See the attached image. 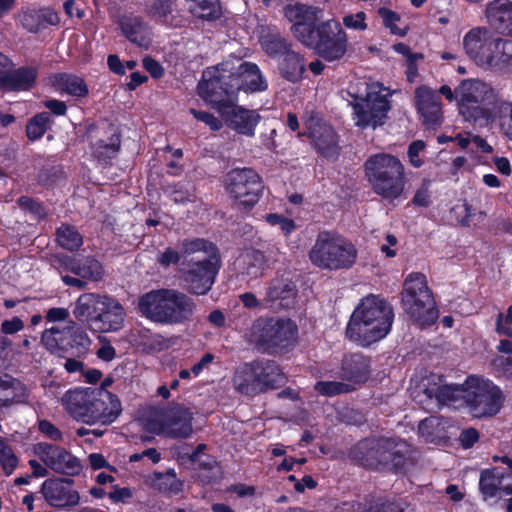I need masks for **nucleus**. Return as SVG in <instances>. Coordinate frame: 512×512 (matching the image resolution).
I'll return each mask as SVG.
<instances>
[{"instance_id": "nucleus-25", "label": "nucleus", "mask_w": 512, "mask_h": 512, "mask_svg": "<svg viewBox=\"0 0 512 512\" xmlns=\"http://www.w3.org/2000/svg\"><path fill=\"white\" fill-rule=\"evenodd\" d=\"M415 102L418 113L429 127L437 126L442 119V106L436 92L427 86L415 90Z\"/></svg>"}, {"instance_id": "nucleus-24", "label": "nucleus", "mask_w": 512, "mask_h": 512, "mask_svg": "<svg viewBox=\"0 0 512 512\" xmlns=\"http://www.w3.org/2000/svg\"><path fill=\"white\" fill-rule=\"evenodd\" d=\"M95 317L94 331L116 332L123 327L126 313L118 300L105 295L99 314Z\"/></svg>"}, {"instance_id": "nucleus-30", "label": "nucleus", "mask_w": 512, "mask_h": 512, "mask_svg": "<svg viewBox=\"0 0 512 512\" xmlns=\"http://www.w3.org/2000/svg\"><path fill=\"white\" fill-rule=\"evenodd\" d=\"M105 295L84 293L74 303L73 315L80 322H86L91 330L96 325V317L102 307Z\"/></svg>"}, {"instance_id": "nucleus-29", "label": "nucleus", "mask_w": 512, "mask_h": 512, "mask_svg": "<svg viewBox=\"0 0 512 512\" xmlns=\"http://www.w3.org/2000/svg\"><path fill=\"white\" fill-rule=\"evenodd\" d=\"M38 71L32 66H23L17 69L10 68L0 78V89L7 91H27L33 87Z\"/></svg>"}, {"instance_id": "nucleus-15", "label": "nucleus", "mask_w": 512, "mask_h": 512, "mask_svg": "<svg viewBox=\"0 0 512 512\" xmlns=\"http://www.w3.org/2000/svg\"><path fill=\"white\" fill-rule=\"evenodd\" d=\"M362 454L360 460L366 467L373 469H397L404 459L406 444L394 439H370L358 445Z\"/></svg>"}, {"instance_id": "nucleus-37", "label": "nucleus", "mask_w": 512, "mask_h": 512, "mask_svg": "<svg viewBox=\"0 0 512 512\" xmlns=\"http://www.w3.org/2000/svg\"><path fill=\"white\" fill-rule=\"evenodd\" d=\"M237 269L250 278H257L263 274L266 269V259L262 252L258 250H246L236 259Z\"/></svg>"}, {"instance_id": "nucleus-1", "label": "nucleus", "mask_w": 512, "mask_h": 512, "mask_svg": "<svg viewBox=\"0 0 512 512\" xmlns=\"http://www.w3.org/2000/svg\"><path fill=\"white\" fill-rule=\"evenodd\" d=\"M61 404L72 418L88 425H109L122 411L118 397L103 388L70 389Z\"/></svg>"}, {"instance_id": "nucleus-35", "label": "nucleus", "mask_w": 512, "mask_h": 512, "mask_svg": "<svg viewBox=\"0 0 512 512\" xmlns=\"http://www.w3.org/2000/svg\"><path fill=\"white\" fill-rule=\"evenodd\" d=\"M145 482L164 494L177 495L183 490V481L177 478L174 469H168L164 473L154 472L146 478Z\"/></svg>"}, {"instance_id": "nucleus-16", "label": "nucleus", "mask_w": 512, "mask_h": 512, "mask_svg": "<svg viewBox=\"0 0 512 512\" xmlns=\"http://www.w3.org/2000/svg\"><path fill=\"white\" fill-rule=\"evenodd\" d=\"M227 192L236 202L246 208L254 206L262 191L260 176L250 168L234 169L225 177Z\"/></svg>"}, {"instance_id": "nucleus-60", "label": "nucleus", "mask_w": 512, "mask_h": 512, "mask_svg": "<svg viewBox=\"0 0 512 512\" xmlns=\"http://www.w3.org/2000/svg\"><path fill=\"white\" fill-rule=\"evenodd\" d=\"M351 507L356 510V512H403L402 509L393 503L374 504L371 505L367 511L362 510L360 504H351Z\"/></svg>"}, {"instance_id": "nucleus-4", "label": "nucleus", "mask_w": 512, "mask_h": 512, "mask_svg": "<svg viewBox=\"0 0 512 512\" xmlns=\"http://www.w3.org/2000/svg\"><path fill=\"white\" fill-rule=\"evenodd\" d=\"M462 46L477 66L500 73L512 72V41L496 36L487 27L470 29L463 36Z\"/></svg>"}, {"instance_id": "nucleus-50", "label": "nucleus", "mask_w": 512, "mask_h": 512, "mask_svg": "<svg viewBox=\"0 0 512 512\" xmlns=\"http://www.w3.org/2000/svg\"><path fill=\"white\" fill-rule=\"evenodd\" d=\"M379 15L383 19V23L386 28L390 30V32L394 35L398 36H405L408 27L406 25L400 26L398 25V22L400 21V15L396 12L387 9V8H380L378 10Z\"/></svg>"}, {"instance_id": "nucleus-10", "label": "nucleus", "mask_w": 512, "mask_h": 512, "mask_svg": "<svg viewBox=\"0 0 512 512\" xmlns=\"http://www.w3.org/2000/svg\"><path fill=\"white\" fill-rule=\"evenodd\" d=\"M402 304L406 314L421 327L430 326L438 319L432 292L421 273H412L405 279Z\"/></svg>"}, {"instance_id": "nucleus-54", "label": "nucleus", "mask_w": 512, "mask_h": 512, "mask_svg": "<svg viewBox=\"0 0 512 512\" xmlns=\"http://www.w3.org/2000/svg\"><path fill=\"white\" fill-rule=\"evenodd\" d=\"M265 221L271 226H277L285 236L291 235L297 228L294 220L277 213L267 214Z\"/></svg>"}, {"instance_id": "nucleus-12", "label": "nucleus", "mask_w": 512, "mask_h": 512, "mask_svg": "<svg viewBox=\"0 0 512 512\" xmlns=\"http://www.w3.org/2000/svg\"><path fill=\"white\" fill-rule=\"evenodd\" d=\"M465 406L476 418L498 414L505 402L501 388L492 380L480 375H469L465 379Z\"/></svg>"}, {"instance_id": "nucleus-9", "label": "nucleus", "mask_w": 512, "mask_h": 512, "mask_svg": "<svg viewBox=\"0 0 512 512\" xmlns=\"http://www.w3.org/2000/svg\"><path fill=\"white\" fill-rule=\"evenodd\" d=\"M212 82L200 81L198 94L216 109L224 119L227 126L239 134L252 137L255 129L261 121V116L256 110H250L237 105V97L214 94L209 90Z\"/></svg>"}, {"instance_id": "nucleus-28", "label": "nucleus", "mask_w": 512, "mask_h": 512, "mask_svg": "<svg viewBox=\"0 0 512 512\" xmlns=\"http://www.w3.org/2000/svg\"><path fill=\"white\" fill-rule=\"evenodd\" d=\"M479 488L485 499L496 496L500 490L504 494H512V472L501 474L496 468L481 472Z\"/></svg>"}, {"instance_id": "nucleus-56", "label": "nucleus", "mask_w": 512, "mask_h": 512, "mask_svg": "<svg viewBox=\"0 0 512 512\" xmlns=\"http://www.w3.org/2000/svg\"><path fill=\"white\" fill-rule=\"evenodd\" d=\"M343 25L347 29L364 31L367 28L366 14L363 11H359L355 14H347L343 17Z\"/></svg>"}, {"instance_id": "nucleus-47", "label": "nucleus", "mask_w": 512, "mask_h": 512, "mask_svg": "<svg viewBox=\"0 0 512 512\" xmlns=\"http://www.w3.org/2000/svg\"><path fill=\"white\" fill-rule=\"evenodd\" d=\"M447 422L437 416H431L420 422L418 431L426 441H433L444 434Z\"/></svg>"}, {"instance_id": "nucleus-5", "label": "nucleus", "mask_w": 512, "mask_h": 512, "mask_svg": "<svg viewBox=\"0 0 512 512\" xmlns=\"http://www.w3.org/2000/svg\"><path fill=\"white\" fill-rule=\"evenodd\" d=\"M138 310L152 322L163 325H180L193 320L196 302L176 289H157L142 295Z\"/></svg>"}, {"instance_id": "nucleus-36", "label": "nucleus", "mask_w": 512, "mask_h": 512, "mask_svg": "<svg viewBox=\"0 0 512 512\" xmlns=\"http://www.w3.org/2000/svg\"><path fill=\"white\" fill-rule=\"evenodd\" d=\"M50 82L56 90L74 97H85L89 92L84 79L74 74H54L50 77Z\"/></svg>"}, {"instance_id": "nucleus-32", "label": "nucleus", "mask_w": 512, "mask_h": 512, "mask_svg": "<svg viewBox=\"0 0 512 512\" xmlns=\"http://www.w3.org/2000/svg\"><path fill=\"white\" fill-rule=\"evenodd\" d=\"M486 18L490 25L512 36V2L494 0L486 7Z\"/></svg>"}, {"instance_id": "nucleus-62", "label": "nucleus", "mask_w": 512, "mask_h": 512, "mask_svg": "<svg viewBox=\"0 0 512 512\" xmlns=\"http://www.w3.org/2000/svg\"><path fill=\"white\" fill-rule=\"evenodd\" d=\"M70 312L66 308L62 307H53L47 310L45 314V318L47 322L57 323V322H68Z\"/></svg>"}, {"instance_id": "nucleus-59", "label": "nucleus", "mask_w": 512, "mask_h": 512, "mask_svg": "<svg viewBox=\"0 0 512 512\" xmlns=\"http://www.w3.org/2000/svg\"><path fill=\"white\" fill-rule=\"evenodd\" d=\"M190 112L197 120L204 122L214 131H217L222 127L221 121L208 112L197 111L195 109H191Z\"/></svg>"}, {"instance_id": "nucleus-20", "label": "nucleus", "mask_w": 512, "mask_h": 512, "mask_svg": "<svg viewBox=\"0 0 512 512\" xmlns=\"http://www.w3.org/2000/svg\"><path fill=\"white\" fill-rule=\"evenodd\" d=\"M367 362L360 355H352L343 362L342 376L349 383L327 381L317 382L315 390L325 396H334L354 389L353 384L361 383L367 378Z\"/></svg>"}, {"instance_id": "nucleus-38", "label": "nucleus", "mask_w": 512, "mask_h": 512, "mask_svg": "<svg viewBox=\"0 0 512 512\" xmlns=\"http://www.w3.org/2000/svg\"><path fill=\"white\" fill-rule=\"evenodd\" d=\"M278 69L283 78L296 83L302 79L306 70L305 61L297 52L290 50L280 57Z\"/></svg>"}, {"instance_id": "nucleus-3", "label": "nucleus", "mask_w": 512, "mask_h": 512, "mask_svg": "<svg viewBox=\"0 0 512 512\" xmlns=\"http://www.w3.org/2000/svg\"><path fill=\"white\" fill-rule=\"evenodd\" d=\"M211 81L212 93L226 97L234 96L240 90L245 92H262L268 87L267 80L259 67L237 58L226 60L217 66L207 68L201 81Z\"/></svg>"}, {"instance_id": "nucleus-41", "label": "nucleus", "mask_w": 512, "mask_h": 512, "mask_svg": "<svg viewBox=\"0 0 512 512\" xmlns=\"http://www.w3.org/2000/svg\"><path fill=\"white\" fill-rule=\"evenodd\" d=\"M130 341L144 352L161 350L165 346V340L161 335L153 334L145 328L133 330Z\"/></svg>"}, {"instance_id": "nucleus-61", "label": "nucleus", "mask_w": 512, "mask_h": 512, "mask_svg": "<svg viewBox=\"0 0 512 512\" xmlns=\"http://www.w3.org/2000/svg\"><path fill=\"white\" fill-rule=\"evenodd\" d=\"M39 431L51 440L58 441L62 439L60 430L48 420H40L38 422Z\"/></svg>"}, {"instance_id": "nucleus-22", "label": "nucleus", "mask_w": 512, "mask_h": 512, "mask_svg": "<svg viewBox=\"0 0 512 512\" xmlns=\"http://www.w3.org/2000/svg\"><path fill=\"white\" fill-rule=\"evenodd\" d=\"M41 493L52 507L66 508L76 506L80 501L79 493L73 488L72 481L63 478H51L42 483Z\"/></svg>"}, {"instance_id": "nucleus-52", "label": "nucleus", "mask_w": 512, "mask_h": 512, "mask_svg": "<svg viewBox=\"0 0 512 512\" xmlns=\"http://www.w3.org/2000/svg\"><path fill=\"white\" fill-rule=\"evenodd\" d=\"M267 295L272 301L292 297L294 296V285L292 282L276 279L271 283Z\"/></svg>"}, {"instance_id": "nucleus-34", "label": "nucleus", "mask_w": 512, "mask_h": 512, "mask_svg": "<svg viewBox=\"0 0 512 512\" xmlns=\"http://www.w3.org/2000/svg\"><path fill=\"white\" fill-rule=\"evenodd\" d=\"M257 373L256 361L241 365L236 370L233 378L235 389L245 395H255L262 392Z\"/></svg>"}, {"instance_id": "nucleus-13", "label": "nucleus", "mask_w": 512, "mask_h": 512, "mask_svg": "<svg viewBox=\"0 0 512 512\" xmlns=\"http://www.w3.org/2000/svg\"><path fill=\"white\" fill-rule=\"evenodd\" d=\"M457 106L460 115L466 121L474 122L480 126L494 124L496 116L494 108L485 107L486 99L492 94L491 88L477 79L463 80L456 88Z\"/></svg>"}, {"instance_id": "nucleus-8", "label": "nucleus", "mask_w": 512, "mask_h": 512, "mask_svg": "<svg viewBox=\"0 0 512 512\" xmlns=\"http://www.w3.org/2000/svg\"><path fill=\"white\" fill-rule=\"evenodd\" d=\"M365 176L372 190L384 199L398 198L404 191V166L401 161L386 153L370 156L364 164Z\"/></svg>"}, {"instance_id": "nucleus-63", "label": "nucleus", "mask_w": 512, "mask_h": 512, "mask_svg": "<svg viewBox=\"0 0 512 512\" xmlns=\"http://www.w3.org/2000/svg\"><path fill=\"white\" fill-rule=\"evenodd\" d=\"M133 497L132 489L128 487L114 486L109 493V498L114 503H125Z\"/></svg>"}, {"instance_id": "nucleus-48", "label": "nucleus", "mask_w": 512, "mask_h": 512, "mask_svg": "<svg viewBox=\"0 0 512 512\" xmlns=\"http://www.w3.org/2000/svg\"><path fill=\"white\" fill-rule=\"evenodd\" d=\"M494 115L501 131L512 141V102H500L494 106Z\"/></svg>"}, {"instance_id": "nucleus-18", "label": "nucleus", "mask_w": 512, "mask_h": 512, "mask_svg": "<svg viewBox=\"0 0 512 512\" xmlns=\"http://www.w3.org/2000/svg\"><path fill=\"white\" fill-rule=\"evenodd\" d=\"M321 10L304 4L288 5L285 8V16L293 23L291 31L294 36L308 47L315 46L318 34L314 25L319 18Z\"/></svg>"}, {"instance_id": "nucleus-49", "label": "nucleus", "mask_w": 512, "mask_h": 512, "mask_svg": "<svg viewBox=\"0 0 512 512\" xmlns=\"http://www.w3.org/2000/svg\"><path fill=\"white\" fill-rule=\"evenodd\" d=\"M51 118L49 113L42 112L34 116L26 127V133L30 140L40 139L46 132Z\"/></svg>"}, {"instance_id": "nucleus-53", "label": "nucleus", "mask_w": 512, "mask_h": 512, "mask_svg": "<svg viewBox=\"0 0 512 512\" xmlns=\"http://www.w3.org/2000/svg\"><path fill=\"white\" fill-rule=\"evenodd\" d=\"M18 459L7 442L0 438V465L6 475L12 474L16 468Z\"/></svg>"}, {"instance_id": "nucleus-39", "label": "nucleus", "mask_w": 512, "mask_h": 512, "mask_svg": "<svg viewBox=\"0 0 512 512\" xmlns=\"http://www.w3.org/2000/svg\"><path fill=\"white\" fill-rule=\"evenodd\" d=\"M22 26L30 32H38L59 22L58 15L52 9L25 12L21 16Z\"/></svg>"}, {"instance_id": "nucleus-11", "label": "nucleus", "mask_w": 512, "mask_h": 512, "mask_svg": "<svg viewBox=\"0 0 512 512\" xmlns=\"http://www.w3.org/2000/svg\"><path fill=\"white\" fill-rule=\"evenodd\" d=\"M192 421V411L181 404L152 409L141 419L146 431L173 439L190 437L193 432Z\"/></svg>"}, {"instance_id": "nucleus-58", "label": "nucleus", "mask_w": 512, "mask_h": 512, "mask_svg": "<svg viewBox=\"0 0 512 512\" xmlns=\"http://www.w3.org/2000/svg\"><path fill=\"white\" fill-rule=\"evenodd\" d=\"M119 149V139L118 137L111 140L110 144H104L103 141H100L95 148V155L98 158H106L114 155Z\"/></svg>"}, {"instance_id": "nucleus-31", "label": "nucleus", "mask_w": 512, "mask_h": 512, "mask_svg": "<svg viewBox=\"0 0 512 512\" xmlns=\"http://www.w3.org/2000/svg\"><path fill=\"white\" fill-rule=\"evenodd\" d=\"M74 327V321L69 320L66 325L52 326L45 329L41 335L44 347L53 354L62 355L70 350L69 333Z\"/></svg>"}, {"instance_id": "nucleus-44", "label": "nucleus", "mask_w": 512, "mask_h": 512, "mask_svg": "<svg viewBox=\"0 0 512 512\" xmlns=\"http://www.w3.org/2000/svg\"><path fill=\"white\" fill-rule=\"evenodd\" d=\"M260 44L262 49L273 58L282 57L291 50L286 40L276 32L261 35Z\"/></svg>"}, {"instance_id": "nucleus-19", "label": "nucleus", "mask_w": 512, "mask_h": 512, "mask_svg": "<svg viewBox=\"0 0 512 512\" xmlns=\"http://www.w3.org/2000/svg\"><path fill=\"white\" fill-rule=\"evenodd\" d=\"M34 454L56 473L75 476L82 470L81 461L64 447L40 442L33 447Z\"/></svg>"}, {"instance_id": "nucleus-17", "label": "nucleus", "mask_w": 512, "mask_h": 512, "mask_svg": "<svg viewBox=\"0 0 512 512\" xmlns=\"http://www.w3.org/2000/svg\"><path fill=\"white\" fill-rule=\"evenodd\" d=\"M318 39L314 46L319 56L327 61L341 59L347 50V34L339 21L328 20L317 27Z\"/></svg>"}, {"instance_id": "nucleus-27", "label": "nucleus", "mask_w": 512, "mask_h": 512, "mask_svg": "<svg viewBox=\"0 0 512 512\" xmlns=\"http://www.w3.org/2000/svg\"><path fill=\"white\" fill-rule=\"evenodd\" d=\"M429 398H435L439 405L459 408L465 406V381L462 384H436L426 388Z\"/></svg>"}, {"instance_id": "nucleus-45", "label": "nucleus", "mask_w": 512, "mask_h": 512, "mask_svg": "<svg viewBox=\"0 0 512 512\" xmlns=\"http://www.w3.org/2000/svg\"><path fill=\"white\" fill-rule=\"evenodd\" d=\"M193 15L202 19H215L220 16L219 0H186Z\"/></svg>"}, {"instance_id": "nucleus-43", "label": "nucleus", "mask_w": 512, "mask_h": 512, "mask_svg": "<svg viewBox=\"0 0 512 512\" xmlns=\"http://www.w3.org/2000/svg\"><path fill=\"white\" fill-rule=\"evenodd\" d=\"M125 36L138 46L147 47L150 42L149 31L138 18H127L121 22Z\"/></svg>"}, {"instance_id": "nucleus-7", "label": "nucleus", "mask_w": 512, "mask_h": 512, "mask_svg": "<svg viewBox=\"0 0 512 512\" xmlns=\"http://www.w3.org/2000/svg\"><path fill=\"white\" fill-rule=\"evenodd\" d=\"M308 256L317 268L338 271L352 268L357 261L358 251L344 236L324 231L317 235Z\"/></svg>"}, {"instance_id": "nucleus-23", "label": "nucleus", "mask_w": 512, "mask_h": 512, "mask_svg": "<svg viewBox=\"0 0 512 512\" xmlns=\"http://www.w3.org/2000/svg\"><path fill=\"white\" fill-rule=\"evenodd\" d=\"M305 134L323 156L330 158L338 153L337 138L333 128L321 118L313 116L305 122Z\"/></svg>"}, {"instance_id": "nucleus-46", "label": "nucleus", "mask_w": 512, "mask_h": 512, "mask_svg": "<svg viewBox=\"0 0 512 512\" xmlns=\"http://www.w3.org/2000/svg\"><path fill=\"white\" fill-rule=\"evenodd\" d=\"M56 239L63 249L70 251L79 249L83 244L82 235L69 225H62L57 229Z\"/></svg>"}, {"instance_id": "nucleus-51", "label": "nucleus", "mask_w": 512, "mask_h": 512, "mask_svg": "<svg viewBox=\"0 0 512 512\" xmlns=\"http://www.w3.org/2000/svg\"><path fill=\"white\" fill-rule=\"evenodd\" d=\"M70 349H75L79 353H84L88 350L91 339L87 332L79 327L74 321V327L69 333Z\"/></svg>"}, {"instance_id": "nucleus-33", "label": "nucleus", "mask_w": 512, "mask_h": 512, "mask_svg": "<svg viewBox=\"0 0 512 512\" xmlns=\"http://www.w3.org/2000/svg\"><path fill=\"white\" fill-rule=\"evenodd\" d=\"M28 391L24 384L8 375L0 376V409L25 403Z\"/></svg>"}, {"instance_id": "nucleus-21", "label": "nucleus", "mask_w": 512, "mask_h": 512, "mask_svg": "<svg viewBox=\"0 0 512 512\" xmlns=\"http://www.w3.org/2000/svg\"><path fill=\"white\" fill-rule=\"evenodd\" d=\"M219 267L220 259L191 260L185 275L189 291L196 295H205L214 284Z\"/></svg>"}, {"instance_id": "nucleus-64", "label": "nucleus", "mask_w": 512, "mask_h": 512, "mask_svg": "<svg viewBox=\"0 0 512 512\" xmlns=\"http://www.w3.org/2000/svg\"><path fill=\"white\" fill-rule=\"evenodd\" d=\"M64 10L69 17L82 19L85 16V10L80 0H67L64 3Z\"/></svg>"}, {"instance_id": "nucleus-6", "label": "nucleus", "mask_w": 512, "mask_h": 512, "mask_svg": "<svg viewBox=\"0 0 512 512\" xmlns=\"http://www.w3.org/2000/svg\"><path fill=\"white\" fill-rule=\"evenodd\" d=\"M352 98L355 124L361 128L381 125L390 110L392 91L379 82H351L347 89Z\"/></svg>"}, {"instance_id": "nucleus-42", "label": "nucleus", "mask_w": 512, "mask_h": 512, "mask_svg": "<svg viewBox=\"0 0 512 512\" xmlns=\"http://www.w3.org/2000/svg\"><path fill=\"white\" fill-rule=\"evenodd\" d=\"M182 252L184 255L202 254V256L197 257V260L220 259L216 246L200 238L183 241Z\"/></svg>"}, {"instance_id": "nucleus-40", "label": "nucleus", "mask_w": 512, "mask_h": 512, "mask_svg": "<svg viewBox=\"0 0 512 512\" xmlns=\"http://www.w3.org/2000/svg\"><path fill=\"white\" fill-rule=\"evenodd\" d=\"M257 377L261 384L262 392L269 388H276L285 382V376L279 366L269 360L256 361Z\"/></svg>"}, {"instance_id": "nucleus-2", "label": "nucleus", "mask_w": 512, "mask_h": 512, "mask_svg": "<svg viewBox=\"0 0 512 512\" xmlns=\"http://www.w3.org/2000/svg\"><path fill=\"white\" fill-rule=\"evenodd\" d=\"M394 319L393 309L382 297L367 295L354 309L346 328L350 340L363 346L377 342L388 335Z\"/></svg>"}, {"instance_id": "nucleus-55", "label": "nucleus", "mask_w": 512, "mask_h": 512, "mask_svg": "<svg viewBox=\"0 0 512 512\" xmlns=\"http://www.w3.org/2000/svg\"><path fill=\"white\" fill-rule=\"evenodd\" d=\"M426 144L422 140L413 141L408 147V159L409 163L415 167L419 168L424 164V152H425Z\"/></svg>"}, {"instance_id": "nucleus-14", "label": "nucleus", "mask_w": 512, "mask_h": 512, "mask_svg": "<svg viewBox=\"0 0 512 512\" xmlns=\"http://www.w3.org/2000/svg\"><path fill=\"white\" fill-rule=\"evenodd\" d=\"M298 328L290 319H257L247 333L248 340L264 350L284 349L297 340Z\"/></svg>"}, {"instance_id": "nucleus-57", "label": "nucleus", "mask_w": 512, "mask_h": 512, "mask_svg": "<svg viewBox=\"0 0 512 512\" xmlns=\"http://www.w3.org/2000/svg\"><path fill=\"white\" fill-rule=\"evenodd\" d=\"M512 305L509 306L507 313H499L496 319V332L502 335H512Z\"/></svg>"}, {"instance_id": "nucleus-26", "label": "nucleus", "mask_w": 512, "mask_h": 512, "mask_svg": "<svg viewBox=\"0 0 512 512\" xmlns=\"http://www.w3.org/2000/svg\"><path fill=\"white\" fill-rule=\"evenodd\" d=\"M55 266L60 273L70 271L82 279L97 281L103 276V268L100 262L90 257H59Z\"/></svg>"}]
</instances>
